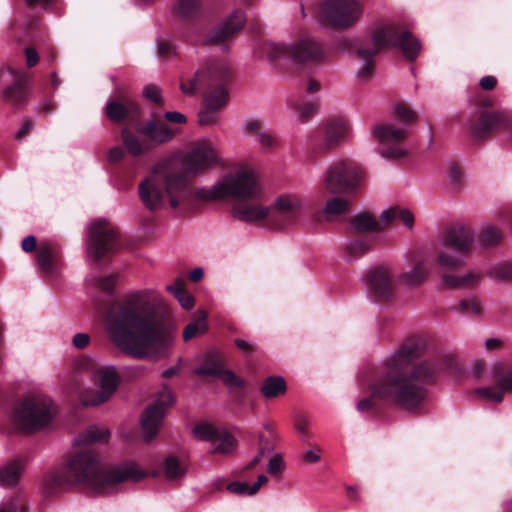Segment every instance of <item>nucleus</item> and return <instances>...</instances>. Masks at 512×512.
<instances>
[{
  "mask_svg": "<svg viewBox=\"0 0 512 512\" xmlns=\"http://www.w3.org/2000/svg\"><path fill=\"white\" fill-rule=\"evenodd\" d=\"M263 50L267 59L280 69H288L291 65L318 63L325 58L322 45L309 37L294 44L266 43Z\"/></svg>",
  "mask_w": 512,
  "mask_h": 512,
  "instance_id": "9",
  "label": "nucleus"
},
{
  "mask_svg": "<svg viewBox=\"0 0 512 512\" xmlns=\"http://www.w3.org/2000/svg\"><path fill=\"white\" fill-rule=\"evenodd\" d=\"M24 467L25 462L22 458H15L8 461L0 468V484L7 487L16 485Z\"/></svg>",
  "mask_w": 512,
  "mask_h": 512,
  "instance_id": "32",
  "label": "nucleus"
},
{
  "mask_svg": "<svg viewBox=\"0 0 512 512\" xmlns=\"http://www.w3.org/2000/svg\"><path fill=\"white\" fill-rule=\"evenodd\" d=\"M220 378L230 388H243L245 386V381L231 370L224 369Z\"/></svg>",
  "mask_w": 512,
  "mask_h": 512,
  "instance_id": "48",
  "label": "nucleus"
},
{
  "mask_svg": "<svg viewBox=\"0 0 512 512\" xmlns=\"http://www.w3.org/2000/svg\"><path fill=\"white\" fill-rule=\"evenodd\" d=\"M476 110L469 119L471 138L481 143L496 133H501L512 143V115L505 110H492L494 101L485 95L474 98Z\"/></svg>",
  "mask_w": 512,
  "mask_h": 512,
  "instance_id": "8",
  "label": "nucleus"
},
{
  "mask_svg": "<svg viewBox=\"0 0 512 512\" xmlns=\"http://www.w3.org/2000/svg\"><path fill=\"white\" fill-rule=\"evenodd\" d=\"M501 238V232L493 226L483 228L479 235V241L484 246H494L500 242Z\"/></svg>",
  "mask_w": 512,
  "mask_h": 512,
  "instance_id": "43",
  "label": "nucleus"
},
{
  "mask_svg": "<svg viewBox=\"0 0 512 512\" xmlns=\"http://www.w3.org/2000/svg\"><path fill=\"white\" fill-rule=\"evenodd\" d=\"M224 369L223 356L211 350L203 356L201 365L195 368L194 373L198 376L220 377Z\"/></svg>",
  "mask_w": 512,
  "mask_h": 512,
  "instance_id": "30",
  "label": "nucleus"
},
{
  "mask_svg": "<svg viewBox=\"0 0 512 512\" xmlns=\"http://www.w3.org/2000/svg\"><path fill=\"white\" fill-rule=\"evenodd\" d=\"M260 447L258 454L242 469L240 476H243L246 471L254 469L261 461L266 451H269L270 448L268 443H264V437H260Z\"/></svg>",
  "mask_w": 512,
  "mask_h": 512,
  "instance_id": "49",
  "label": "nucleus"
},
{
  "mask_svg": "<svg viewBox=\"0 0 512 512\" xmlns=\"http://www.w3.org/2000/svg\"><path fill=\"white\" fill-rule=\"evenodd\" d=\"M97 287L108 295H112L116 285V275L101 277L96 281Z\"/></svg>",
  "mask_w": 512,
  "mask_h": 512,
  "instance_id": "51",
  "label": "nucleus"
},
{
  "mask_svg": "<svg viewBox=\"0 0 512 512\" xmlns=\"http://www.w3.org/2000/svg\"><path fill=\"white\" fill-rule=\"evenodd\" d=\"M261 128H262V122L259 120L252 119V120H248L246 122L244 130L247 134L258 133L259 141L261 142V144L264 147H266V148L273 147L275 139L267 133L260 132Z\"/></svg>",
  "mask_w": 512,
  "mask_h": 512,
  "instance_id": "40",
  "label": "nucleus"
},
{
  "mask_svg": "<svg viewBox=\"0 0 512 512\" xmlns=\"http://www.w3.org/2000/svg\"><path fill=\"white\" fill-rule=\"evenodd\" d=\"M293 108L298 112L299 119L302 122L308 121L318 111L316 102H304L302 104H294Z\"/></svg>",
  "mask_w": 512,
  "mask_h": 512,
  "instance_id": "44",
  "label": "nucleus"
},
{
  "mask_svg": "<svg viewBox=\"0 0 512 512\" xmlns=\"http://www.w3.org/2000/svg\"><path fill=\"white\" fill-rule=\"evenodd\" d=\"M474 233L464 225H455L450 227L443 238V245L452 249L461 255L467 254L473 245Z\"/></svg>",
  "mask_w": 512,
  "mask_h": 512,
  "instance_id": "26",
  "label": "nucleus"
},
{
  "mask_svg": "<svg viewBox=\"0 0 512 512\" xmlns=\"http://www.w3.org/2000/svg\"><path fill=\"white\" fill-rule=\"evenodd\" d=\"M321 458V448L314 446V449L308 450L303 454V460L308 463H316Z\"/></svg>",
  "mask_w": 512,
  "mask_h": 512,
  "instance_id": "59",
  "label": "nucleus"
},
{
  "mask_svg": "<svg viewBox=\"0 0 512 512\" xmlns=\"http://www.w3.org/2000/svg\"><path fill=\"white\" fill-rule=\"evenodd\" d=\"M267 470L273 476L280 474L284 470V462L280 454H276L270 459Z\"/></svg>",
  "mask_w": 512,
  "mask_h": 512,
  "instance_id": "54",
  "label": "nucleus"
},
{
  "mask_svg": "<svg viewBox=\"0 0 512 512\" xmlns=\"http://www.w3.org/2000/svg\"><path fill=\"white\" fill-rule=\"evenodd\" d=\"M436 264L442 272V282L446 288H470L477 285L481 278L479 274L473 272L465 275L452 274L464 265L462 256H454L448 252L440 251L436 257Z\"/></svg>",
  "mask_w": 512,
  "mask_h": 512,
  "instance_id": "15",
  "label": "nucleus"
},
{
  "mask_svg": "<svg viewBox=\"0 0 512 512\" xmlns=\"http://www.w3.org/2000/svg\"><path fill=\"white\" fill-rule=\"evenodd\" d=\"M373 136L385 145L380 154L387 159H400L407 155V150L401 143L408 137V131L397 128L393 124H378L373 129Z\"/></svg>",
  "mask_w": 512,
  "mask_h": 512,
  "instance_id": "19",
  "label": "nucleus"
},
{
  "mask_svg": "<svg viewBox=\"0 0 512 512\" xmlns=\"http://www.w3.org/2000/svg\"><path fill=\"white\" fill-rule=\"evenodd\" d=\"M234 344L245 355H250V354H252L255 351L254 345H252L251 343H249V342H247V341H245L243 339H240V338L235 339L234 340Z\"/></svg>",
  "mask_w": 512,
  "mask_h": 512,
  "instance_id": "61",
  "label": "nucleus"
},
{
  "mask_svg": "<svg viewBox=\"0 0 512 512\" xmlns=\"http://www.w3.org/2000/svg\"><path fill=\"white\" fill-rule=\"evenodd\" d=\"M24 53H25V57H26V64L29 68H32L38 64L39 55H38V52L34 48L27 47V48H25Z\"/></svg>",
  "mask_w": 512,
  "mask_h": 512,
  "instance_id": "57",
  "label": "nucleus"
},
{
  "mask_svg": "<svg viewBox=\"0 0 512 512\" xmlns=\"http://www.w3.org/2000/svg\"><path fill=\"white\" fill-rule=\"evenodd\" d=\"M488 274L499 280H512V262L495 265L490 269Z\"/></svg>",
  "mask_w": 512,
  "mask_h": 512,
  "instance_id": "45",
  "label": "nucleus"
},
{
  "mask_svg": "<svg viewBox=\"0 0 512 512\" xmlns=\"http://www.w3.org/2000/svg\"><path fill=\"white\" fill-rule=\"evenodd\" d=\"M479 85L483 90L491 91L496 87L497 79L491 75L484 76L480 79Z\"/></svg>",
  "mask_w": 512,
  "mask_h": 512,
  "instance_id": "62",
  "label": "nucleus"
},
{
  "mask_svg": "<svg viewBox=\"0 0 512 512\" xmlns=\"http://www.w3.org/2000/svg\"><path fill=\"white\" fill-rule=\"evenodd\" d=\"M105 115L114 123H135L136 133L124 127L121 130V139L126 151L136 157L157 145L168 143L177 133L176 129L161 120L150 119L146 122H138L141 115L139 105L125 97L110 99L105 107Z\"/></svg>",
  "mask_w": 512,
  "mask_h": 512,
  "instance_id": "5",
  "label": "nucleus"
},
{
  "mask_svg": "<svg viewBox=\"0 0 512 512\" xmlns=\"http://www.w3.org/2000/svg\"><path fill=\"white\" fill-rule=\"evenodd\" d=\"M350 206L349 200L339 196L332 197L326 202L321 214L327 221H332L335 217L348 213Z\"/></svg>",
  "mask_w": 512,
  "mask_h": 512,
  "instance_id": "35",
  "label": "nucleus"
},
{
  "mask_svg": "<svg viewBox=\"0 0 512 512\" xmlns=\"http://www.w3.org/2000/svg\"><path fill=\"white\" fill-rule=\"evenodd\" d=\"M164 119L171 123L183 124L186 123V117L180 112L168 111L164 114Z\"/></svg>",
  "mask_w": 512,
  "mask_h": 512,
  "instance_id": "60",
  "label": "nucleus"
},
{
  "mask_svg": "<svg viewBox=\"0 0 512 512\" xmlns=\"http://www.w3.org/2000/svg\"><path fill=\"white\" fill-rule=\"evenodd\" d=\"M362 168L351 159L333 162L323 177L325 189L334 195H351L357 191L363 181Z\"/></svg>",
  "mask_w": 512,
  "mask_h": 512,
  "instance_id": "11",
  "label": "nucleus"
},
{
  "mask_svg": "<svg viewBox=\"0 0 512 512\" xmlns=\"http://www.w3.org/2000/svg\"><path fill=\"white\" fill-rule=\"evenodd\" d=\"M350 126L346 119L335 117L329 119L323 126L318 140V152L326 154L338 147L347 139Z\"/></svg>",
  "mask_w": 512,
  "mask_h": 512,
  "instance_id": "22",
  "label": "nucleus"
},
{
  "mask_svg": "<svg viewBox=\"0 0 512 512\" xmlns=\"http://www.w3.org/2000/svg\"><path fill=\"white\" fill-rule=\"evenodd\" d=\"M245 20L244 12L239 9L235 10L203 35H197L193 41L201 45L225 46L227 48V43L243 29Z\"/></svg>",
  "mask_w": 512,
  "mask_h": 512,
  "instance_id": "14",
  "label": "nucleus"
},
{
  "mask_svg": "<svg viewBox=\"0 0 512 512\" xmlns=\"http://www.w3.org/2000/svg\"><path fill=\"white\" fill-rule=\"evenodd\" d=\"M120 249L119 231L103 219L94 221L89 228L87 240L88 255L99 262L109 258Z\"/></svg>",
  "mask_w": 512,
  "mask_h": 512,
  "instance_id": "12",
  "label": "nucleus"
},
{
  "mask_svg": "<svg viewBox=\"0 0 512 512\" xmlns=\"http://www.w3.org/2000/svg\"><path fill=\"white\" fill-rule=\"evenodd\" d=\"M350 126L346 119L335 117L329 119L323 126L318 140V152L326 154L338 147L347 139Z\"/></svg>",
  "mask_w": 512,
  "mask_h": 512,
  "instance_id": "21",
  "label": "nucleus"
},
{
  "mask_svg": "<svg viewBox=\"0 0 512 512\" xmlns=\"http://www.w3.org/2000/svg\"><path fill=\"white\" fill-rule=\"evenodd\" d=\"M174 403V396L168 386H164L157 399L143 412L141 426L145 441L149 443L158 433L166 409Z\"/></svg>",
  "mask_w": 512,
  "mask_h": 512,
  "instance_id": "16",
  "label": "nucleus"
},
{
  "mask_svg": "<svg viewBox=\"0 0 512 512\" xmlns=\"http://www.w3.org/2000/svg\"><path fill=\"white\" fill-rule=\"evenodd\" d=\"M361 14L362 5L357 0H324L319 7L321 21L335 29L351 27Z\"/></svg>",
  "mask_w": 512,
  "mask_h": 512,
  "instance_id": "13",
  "label": "nucleus"
},
{
  "mask_svg": "<svg viewBox=\"0 0 512 512\" xmlns=\"http://www.w3.org/2000/svg\"><path fill=\"white\" fill-rule=\"evenodd\" d=\"M350 224L357 233L382 232L386 229L381 221V217L377 220L368 212H363L352 217Z\"/></svg>",
  "mask_w": 512,
  "mask_h": 512,
  "instance_id": "33",
  "label": "nucleus"
},
{
  "mask_svg": "<svg viewBox=\"0 0 512 512\" xmlns=\"http://www.w3.org/2000/svg\"><path fill=\"white\" fill-rule=\"evenodd\" d=\"M124 157V151L120 147H114L109 151L108 161L112 164L118 163Z\"/></svg>",
  "mask_w": 512,
  "mask_h": 512,
  "instance_id": "63",
  "label": "nucleus"
},
{
  "mask_svg": "<svg viewBox=\"0 0 512 512\" xmlns=\"http://www.w3.org/2000/svg\"><path fill=\"white\" fill-rule=\"evenodd\" d=\"M55 413L52 401L42 395H27L18 403L13 419L24 432H35L46 427Z\"/></svg>",
  "mask_w": 512,
  "mask_h": 512,
  "instance_id": "10",
  "label": "nucleus"
},
{
  "mask_svg": "<svg viewBox=\"0 0 512 512\" xmlns=\"http://www.w3.org/2000/svg\"><path fill=\"white\" fill-rule=\"evenodd\" d=\"M164 191L169 196L172 208L182 205L186 212L196 210L202 202L233 199L232 214L236 219L244 222L265 221L272 229L294 226L304 214V201L297 194L280 195L270 208L255 202L261 189L254 171L246 168L226 175L210 189H196L191 186L186 172L172 173L158 166L139 185L140 199L150 211L163 206Z\"/></svg>",
  "mask_w": 512,
  "mask_h": 512,
  "instance_id": "1",
  "label": "nucleus"
},
{
  "mask_svg": "<svg viewBox=\"0 0 512 512\" xmlns=\"http://www.w3.org/2000/svg\"><path fill=\"white\" fill-rule=\"evenodd\" d=\"M217 162L214 149L206 141L197 142L183 159V167L189 174L196 175Z\"/></svg>",
  "mask_w": 512,
  "mask_h": 512,
  "instance_id": "23",
  "label": "nucleus"
},
{
  "mask_svg": "<svg viewBox=\"0 0 512 512\" xmlns=\"http://www.w3.org/2000/svg\"><path fill=\"white\" fill-rule=\"evenodd\" d=\"M396 220L401 221L409 229L414 226V215L408 209L396 206L381 213V221L385 228L389 227Z\"/></svg>",
  "mask_w": 512,
  "mask_h": 512,
  "instance_id": "34",
  "label": "nucleus"
},
{
  "mask_svg": "<svg viewBox=\"0 0 512 512\" xmlns=\"http://www.w3.org/2000/svg\"><path fill=\"white\" fill-rule=\"evenodd\" d=\"M22 250L26 253H31L37 251V239L35 236H27L22 240L21 243Z\"/></svg>",
  "mask_w": 512,
  "mask_h": 512,
  "instance_id": "58",
  "label": "nucleus"
},
{
  "mask_svg": "<svg viewBox=\"0 0 512 512\" xmlns=\"http://www.w3.org/2000/svg\"><path fill=\"white\" fill-rule=\"evenodd\" d=\"M110 438V432L107 429H99L97 426H90L85 432L79 434L74 444L77 446L90 445L93 443H106Z\"/></svg>",
  "mask_w": 512,
  "mask_h": 512,
  "instance_id": "36",
  "label": "nucleus"
},
{
  "mask_svg": "<svg viewBox=\"0 0 512 512\" xmlns=\"http://www.w3.org/2000/svg\"><path fill=\"white\" fill-rule=\"evenodd\" d=\"M175 13L183 21L192 25L193 31L198 29L195 25L206 18V9L202 0H178Z\"/></svg>",
  "mask_w": 512,
  "mask_h": 512,
  "instance_id": "29",
  "label": "nucleus"
},
{
  "mask_svg": "<svg viewBox=\"0 0 512 512\" xmlns=\"http://www.w3.org/2000/svg\"><path fill=\"white\" fill-rule=\"evenodd\" d=\"M294 426L302 440L306 441L310 437L308 422L304 417L298 416L295 420Z\"/></svg>",
  "mask_w": 512,
  "mask_h": 512,
  "instance_id": "55",
  "label": "nucleus"
},
{
  "mask_svg": "<svg viewBox=\"0 0 512 512\" xmlns=\"http://www.w3.org/2000/svg\"><path fill=\"white\" fill-rule=\"evenodd\" d=\"M494 378L497 379V387L477 388L475 393L483 398L500 403L504 392H512V368L505 373V365L496 363L493 368Z\"/></svg>",
  "mask_w": 512,
  "mask_h": 512,
  "instance_id": "24",
  "label": "nucleus"
},
{
  "mask_svg": "<svg viewBox=\"0 0 512 512\" xmlns=\"http://www.w3.org/2000/svg\"><path fill=\"white\" fill-rule=\"evenodd\" d=\"M260 391L266 399H273L284 395L287 385L283 377L269 376L263 381Z\"/></svg>",
  "mask_w": 512,
  "mask_h": 512,
  "instance_id": "37",
  "label": "nucleus"
},
{
  "mask_svg": "<svg viewBox=\"0 0 512 512\" xmlns=\"http://www.w3.org/2000/svg\"><path fill=\"white\" fill-rule=\"evenodd\" d=\"M337 47L344 52H354L364 61V65L358 70L359 78H369L374 71V57L382 50L394 47L399 48L403 55L410 61H414L421 50V44L408 30H401L395 23L383 24L376 27L371 36L360 42L348 38L339 39Z\"/></svg>",
  "mask_w": 512,
  "mask_h": 512,
  "instance_id": "6",
  "label": "nucleus"
},
{
  "mask_svg": "<svg viewBox=\"0 0 512 512\" xmlns=\"http://www.w3.org/2000/svg\"><path fill=\"white\" fill-rule=\"evenodd\" d=\"M372 246V238L368 236H357L343 247L345 261L352 262L364 256Z\"/></svg>",
  "mask_w": 512,
  "mask_h": 512,
  "instance_id": "31",
  "label": "nucleus"
},
{
  "mask_svg": "<svg viewBox=\"0 0 512 512\" xmlns=\"http://www.w3.org/2000/svg\"><path fill=\"white\" fill-rule=\"evenodd\" d=\"M232 79V71L222 60H209L206 66L195 72L194 76L181 78L180 89L183 94L193 95L198 89H204L202 108L198 113L201 126L214 125L219 120L221 110L229 101L227 86Z\"/></svg>",
  "mask_w": 512,
  "mask_h": 512,
  "instance_id": "7",
  "label": "nucleus"
},
{
  "mask_svg": "<svg viewBox=\"0 0 512 512\" xmlns=\"http://www.w3.org/2000/svg\"><path fill=\"white\" fill-rule=\"evenodd\" d=\"M394 113L400 120L410 123L417 120V114L406 103H398L395 106Z\"/></svg>",
  "mask_w": 512,
  "mask_h": 512,
  "instance_id": "46",
  "label": "nucleus"
},
{
  "mask_svg": "<svg viewBox=\"0 0 512 512\" xmlns=\"http://www.w3.org/2000/svg\"><path fill=\"white\" fill-rule=\"evenodd\" d=\"M206 320L207 313L203 310L198 311L183 331L184 341H190L197 335L204 334L208 329Z\"/></svg>",
  "mask_w": 512,
  "mask_h": 512,
  "instance_id": "38",
  "label": "nucleus"
},
{
  "mask_svg": "<svg viewBox=\"0 0 512 512\" xmlns=\"http://www.w3.org/2000/svg\"><path fill=\"white\" fill-rule=\"evenodd\" d=\"M185 283L181 279H177L173 284L168 285L166 289L171 292L181 306L189 310L194 306L195 300L194 297L185 289Z\"/></svg>",
  "mask_w": 512,
  "mask_h": 512,
  "instance_id": "39",
  "label": "nucleus"
},
{
  "mask_svg": "<svg viewBox=\"0 0 512 512\" xmlns=\"http://www.w3.org/2000/svg\"><path fill=\"white\" fill-rule=\"evenodd\" d=\"M448 176L451 183L455 186H460L463 179V173L460 166L452 162L448 167Z\"/></svg>",
  "mask_w": 512,
  "mask_h": 512,
  "instance_id": "53",
  "label": "nucleus"
},
{
  "mask_svg": "<svg viewBox=\"0 0 512 512\" xmlns=\"http://www.w3.org/2000/svg\"><path fill=\"white\" fill-rule=\"evenodd\" d=\"M90 343V336L87 333H77L72 338V344L77 349H84Z\"/></svg>",
  "mask_w": 512,
  "mask_h": 512,
  "instance_id": "56",
  "label": "nucleus"
},
{
  "mask_svg": "<svg viewBox=\"0 0 512 512\" xmlns=\"http://www.w3.org/2000/svg\"><path fill=\"white\" fill-rule=\"evenodd\" d=\"M193 434L199 440L218 443L212 453L229 454L236 448L235 438L225 429H220L211 423L196 424Z\"/></svg>",
  "mask_w": 512,
  "mask_h": 512,
  "instance_id": "20",
  "label": "nucleus"
},
{
  "mask_svg": "<svg viewBox=\"0 0 512 512\" xmlns=\"http://www.w3.org/2000/svg\"><path fill=\"white\" fill-rule=\"evenodd\" d=\"M407 257L411 264V269L400 273L398 279L402 284L410 287L420 286L429 275L425 260L417 252L409 253Z\"/></svg>",
  "mask_w": 512,
  "mask_h": 512,
  "instance_id": "28",
  "label": "nucleus"
},
{
  "mask_svg": "<svg viewBox=\"0 0 512 512\" xmlns=\"http://www.w3.org/2000/svg\"><path fill=\"white\" fill-rule=\"evenodd\" d=\"M14 82L3 91L6 103L20 108L28 103L30 94V78L26 73H14Z\"/></svg>",
  "mask_w": 512,
  "mask_h": 512,
  "instance_id": "27",
  "label": "nucleus"
},
{
  "mask_svg": "<svg viewBox=\"0 0 512 512\" xmlns=\"http://www.w3.org/2000/svg\"><path fill=\"white\" fill-rule=\"evenodd\" d=\"M94 381L99 390H87L82 394L84 405L97 406L111 398L117 390L120 377L114 367H100L95 370Z\"/></svg>",
  "mask_w": 512,
  "mask_h": 512,
  "instance_id": "17",
  "label": "nucleus"
},
{
  "mask_svg": "<svg viewBox=\"0 0 512 512\" xmlns=\"http://www.w3.org/2000/svg\"><path fill=\"white\" fill-rule=\"evenodd\" d=\"M425 349L421 337L411 336L381 365L362 372L360 382L367 396L358 401L357 410L378 416L383 403L419 414L440 372H459L455 358L449 355L416 362Z\"/></svg>",
  "mask_w": 512,
  "mask_h": 512,
  "instance_id": "2",
  "label": "nucleus"
},
{
  "mask_svg": "<svg viewBox=\"0 0 512 512\" xmlns=\"http://www.w3.org/2000/svg\"><path fill=\"white\" fill-rule=\"evenodd\" d=\"M143 95L146 99L151 101L152 103L162 106L163 100L161 96V92L158 86L154 84L147 85L143 90Z\"/></svg>",
  "mask_w": 512,
  "mask_h": 512,
  "instance_id": "50",
  "label": "nucleus"
},
{
  "mask_svg": "<svg viewBox=\"0 0 512 512\" xmlns=\"http://www.w3.org/2000/svg\"><path fill=\"white\" fill-rule=\"evenodd\" d=\"M164 468L166 476L170 479H176L185 474V467L174 455H169L165 459Z\"/></svg>",
  "mask_w": 512,
  "mask_h": 512,
  "instance_id": "42",
  "label": "nucleus"
},
{
  "mask_svg": "<svg viewBox=\"0 0 512 512\" xmlns=\"http://www.w3.org/2000/svg\"><path fill=\"white\" fill-rule=\"evenodd\" d=\"M145 476L146 473L134 463L105 468L96 451L84 448L69 454L61 467L46 473L43 493L51 497L80 487L96 495L109 494L119 484L127 480L138 481Z\"/></svg>",
  "mask_w": 512,
  "mask_h": 512,
  "instance_id": "4",
  "label": "nucleus"
},
{
  "mask_svg": "<svg viewBox=\"0 0 512 512\" xmlns=\"http://www.w3.org/2000/svg\"><path fill=\"white\" fill-rule=\"evenodd\" d=\"M110 340L123 352L143 359L149 350L163 351L175 335L169 307L154 290L144 289L113 301L105 315Z\"/></svg>",
  "mask_w": 512,
  "mask_h": 512,
  "instance_id": "3",
  "label": "nucleus"
},
{
  "mask_svg": "<svg viewBox=\"0 0 512 512\" xmlns=\"http://www.w3.org/2000/svg\"><path fill=\"white\" fill-rule=\"evenodd\" d=\"M226 489L231 494L248 495V496L253 495V494H250L251 486L246 482L233 481L226 486Z\"/></svg>",
  "mask_w": 512,
  "mask_h": 512,
  "instance_id": "52",
  "label": "nucleus"
},
{
  "mask_svg": "<svg viewBox=\"0 0 512 512\" xmlns=\"http://www.w3.org/2000/svg\"><path fill=\"white\" fill-rule=\"evenodd\" d=\"M365 283L370 296L377 302L386 303L395 297L396 284L388 266L370 268L366 273Z\"/></svg>",
  "mask_w": 512,
  "mask_h": 512,
  "instance_id": "18",
  "label": "nucleus"
},
{
  "mask_svg": "<svg viewBox=\"0 0 512 512\" xmlns=\"http://www.w3.org/2000/svg\"><path fill=\"white\" fill-rule=\"evenodd\" d=\"M34 126V122L32 120H26L20 130L16 133V139L21 140L26 137Z\"/></svg>",
  "mask_w": 512,
  "mask_h": 512,
  "instance_id": "64",
  "label": "nucleus"
},
{
  "mask_svg": "<svg viewBox=\"0 0 512 512\" xmlns=\"http://www.w3.org/2000/svg\"><path fill=\"white\" fill-rule=\"evenodd\" d=\"M157 54L161 59L168 60L176 55V46L166 39L159 38L157 40Z\"/></svg>",
  "mask_w": 512,
  "mask_h": 512,
  "instance_id": "47",
  "label": "nucleus"
},
{
  "mask_svg": "<svg viewBox=\"0 0 512 512\" xmlns=\"http://www.w3.org/2000/svg\"><path fill=\"white\" fill-rule=\"evenodd\" d=\"M452 309L463 315L480 316L482 314L481 304L476 298L462 299Z\"/></svg>",
  "mask_w": 512,
  "mask_h": 512,
  "instance_id": "41",
  "label": "nucleus"
},
{
  "mask_svg": "<svg viewBox=\"0 0 512 512\" xmlns=\"http://www.w3.org/2000/svg\"><path fill=\"white\" fill-rule=\"evenodd\" d=\"M39 270L45 276H54L61 267V255L57 246L50 241H42L36 255Z\"/></svg>",
  "mask_w": 512,
  "mask_h": 512,
  "instance_id": "25",
  "label": "nucleus"
}]
</instances>
